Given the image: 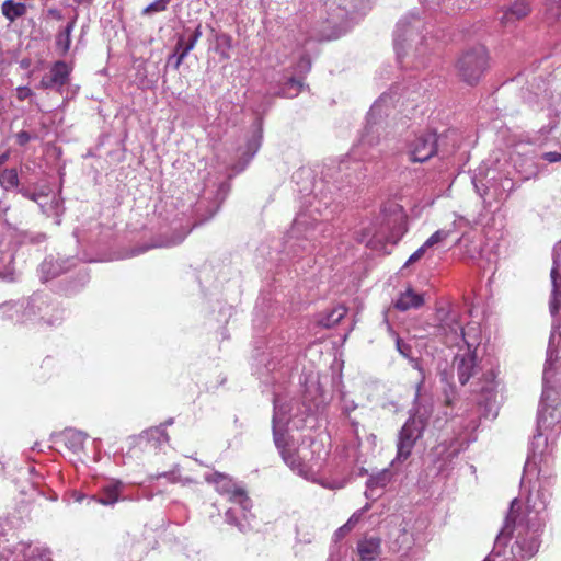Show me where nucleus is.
Here are the masks:
<instances>
[{
	"label": "nucleus",
	"instance_id": "nucleus-25",
	"mask_svg": "<svg viewBox=\"0 0 561 561\" xmlns=\"http://www.w3.org/2000/svg\"><path fill=\"white\" fill-rule=\"evenodd\" d=\"M427 247H425V243H423L422 247H420L415 252H413L410 257L408 259L407 263H405V266L407 265H410V264H413L415 262H417L419 260H421L426 251Z\"/></svg>",
	"mask_w": 561,
	"mask_h": 561
},
{
	"label": "nucleus",
	"instance_id": "nucleus-35",
	"mask_svg": "<svg viewBox=\"0 0 561 561\" xmlns=\"http://www.w3.org/2000/svg\"><path fill=\"white\" fill-rule=\"evenodd\" d=\"M9 159V152H4L0 156V165H2Z\"/></svg>",
	"mask_w": 561,
	"mask_h": 561
},
{
	"label": "nucleus",
	"instance_id": "nucleus-14",
	"mask_svg": "<svg viewBox=\"0 0 561 561\" xmlns=\"http://www.w3.org/2000/svg\"><path fill=\"white\" fill-rule=\"evenodd\" d=\"M442 329L445 332L446 344L455 345L458 344L460 340H463L465 332L463 328L456 319V317H450L445 323L442 324Z\"/></svg>",
	"mask_w": 561,
	"mask_h": 561
},
{
	"label": "nucleus",
	"instance_id": "nucleus-30",
	"mask_svg": "<svg viewBox=\"0 0 561 561\" xmlns=\"http://www.w3.org/2000/svg\"><path fill=\"white\" fill-rule=\"evenodd\" d=\"M287 87H290V88H295L296 89V92H300L301 88H302V83L295 79V78H290L287 83H286Z\"/></svg>",
	"mask_w": 561,
	"mask_h": 561
},
{
	"label": "nucleus",
	"instance_id": "nucleus-20",
	"mask_svg": "<svg viewBox=\"0 0 561 561\" xmlns=\"http://www.w3.org/2000/svg\"><path fill=\"white\" fill-rule=\"evenodd\" d=\"M546 15L549 20H561V0H546Z\"/></svg>",
	"mask_w": 561,
	"mask_h": 561
},
{
	"label": "nucleus",
	"instance_id": "nucleus-1",
	"mask_svg": "<svg viewBox=\"0 0 561 561\" xmlns=\"http://www.w3.org/2000/svg\"><path fill=\"white\" fill-rule=\"evenodd\" d=\"M489 53L483 45L463 50L456 60L458 78L469 85H476L489 68Z\"/></svg>",
	"mask_w": 561,
	"mask_h": 561
},
{
	"label": "nucleus",
	"instance_id": "nucleus-31",
	"mask_svg": "<svg viewBox=\"0 0 561 561\" xmlns=\"http://www.w3.org/2000/svg\"><path fill=\"white\" fill-rule=\"evenodd\" d=\"M351 530H352V528H351V527L345 523L343 526H341V527L336 530L335 535H336L337 537H343V536H345L347 533H350Z\"/></svg>",
	"mask_w": 561,
	"mask_h": 561
},
{
	"label": "nucleus",
	"instance_id": "nucleus-23",
	"mask_svg": "<svg viewBox=\"0 0 561 561\" xmlns=\"http://www.w3.org/2000/svg\"><path fill=\"white\" fill-rule=\"evenodd\" d=\"M450 232L447 230H437L435 231L424 243L425 247L432 248L443 241H445L449 237Z\"/></svg>",
	"mask_w": 561,
	"mask_h": 561
},
{
	"label": "nucleus",
	"instance_id": "nucleus-5",
	"mask_svg": "<svg viewBox=\"0 0 561 561\" xmlns=\"http://www.w3.org/2000/svg\"><path fill=\"white\" fill-rule=\"evenodd\" d=\"M71 68L65 61H56L50 67L49 73L45 75L39 81L42 89L60 90L69 82Z\"/></svg>",
	"mask_w": 561,
	"mask_h": 561
},
{
	"label": "nucleus",
	"instance_id": "nucleus-26",
	"mask_svg": "<svg viewBox=\"0 0 561 561\" xmlns=\"http://www.w3.org/2000/svg\"><path fill=\"white\" fill-rule=\"evenodd\" d=\"M542 159L546 160L549 163L560 162L561 161V153L557 152V151L545 152L542 154Z\"/></svg>",
	"mask_w": 561,
	"mask_h": 561
},
{
	"label": "nucleus",
	"instance_id": "nucleus-34",
	"mask_svg": "<svg viewBox=\"0 0 561 561\" xmlns=\"http://www.w3.org/2000/svg\"><path fill=\"white\" fill-rule=\"evenodd\" d=\"M148 249H150V247H144V248H139V249H134L131 251V255H138L140 253L146 252Z\"/></svg>",
	"mask_w": 561,
	"mask_h": 561
},
{
	"label": "nucleus",
	"instance_id": "nucleus-8",
	"mask_svg": "<svg viewBox=\"0 0 561 561\" xmlns=\"http://www.w3.org/2000/svg\"><path fill=\"white\" fill-rule=\"evenodd\" d=\"M424 305L423 295L417 294L413 288L408 287L400 293L394 301V308L399 311H408L409 309H417Z\"/></svg>",
	"mask_w": 561,
	"mask_h": 561
},
{
	"label": "nucleus",
	"instance_id": "nucleus-15",
	"mask_svg": "<svg viewBox=\"0 0 561 561\" xmlns=\"http://www.w3.org/2000/svg\"><path fill=\"white\" fill-rule=\"evenodd\" d=\"M201 36H202V26L198 25L195 28L194 33L192 34L191 38L186 43H184L183 38H180L178 41V44L175 47V53H179V56H178L176 62L174 65V67L176 69L183 62V60L187 56V54L194 48V46L196 45V43Z\"/></svg>",
	"mask_w": 561,
	"mask_h": 561
},
{
	"label": "nucleus",
	"instance_id": "nucleus-38",
	"mask_svg": "<svg viewBox=\"0 0 561 561\" xmlns=\"http://www.w3.org/2000/svg\"><path fill=\"white\" fill-rule=\"evenodd\" d=\"M483 561H493L490 557H486Z\"/></svg>",
	"mask_w": 561,
	"mask_h": 561
},
{
	"label": "nucleus",
	"instance_id": "nucleus-39",
	"mask_svg": "<svg viewBox=\"0 0 561 561\" xmlns=\"http://www.w3.org/2000/svg\"><path fill=\"white\" fill-rule=\"evenodd\" d=\"M560 250H561V245H560Z\"/></svg>",
	"mask_w": 561,
	"mask_h": 561
},
{
	"label": "nucleus",
	"instance_id": "nucleus-21",
	"mask_svg": "<svg viewBox=\"0 0 561 561\" xmlns=\"http://www.w3.org/2000/svg\"><path fill=\"white\" fill-rule=\"evenodd\" d=\"M171 0H156L142 9V15H151L153 13L163 12L167 10Z\"/></svg>",
	"mask_w": 561,
	"mask_h": 561
},
{
	"label": "nucleus",
	"instance_id": "nucleus-2",
	"mask_svg": "<svg viewBox=\"0 0 561 561\" xmlns=\"http://www.w3.org/2000/svg\"><path fill=\"white\" fill-rule=\"evenodd\" d=\"M427 426V417L414 414L407 420L398 435L396 460H407Z\"/></svg>",
	"mask_w": 561,
	"mask_h": 561
},
{
	"label": "nucleus",
	"instance_id": "nucleus-17",
	"mask_svg": "<svg viewBox=\"0 0 561 561\" xmlns=\"http://www.w3.org/2000/svg\"><path fill=\"white\" fill-rule=\"evenodd\" d=\"M391 481V472L388 469H383L376 474L370 476L367 481L369 489L385 488Z\"/></svg>",
	"mask_w": 561,
	"mask_h": 561
},
{
	"label": "nucleus",
	"instance_id": "nucleus-4",
	"mask_svg": "<svg viewBox=\"0 0 561 561\" xmlns=\"http://www.w3.org/2000/svg\"><path fill=\"white\" fill-rule=\"evenodd\" d=\"M437 135L425 131L410 142L408 152L412 162H425L437 153Z\"/></svg>",
	"mask_w": 561,
	"mask_h": 561
},
{
	"label": "nucleus",
	"instance_id": "nucleus-16",
	"mask_svg": "<svg viewBox=\"0 0 561 561\" xmlns=\"http://www.w3.org/2000/svg\"><path fill=\"white\" fill-rule=\"evenodd\" d=\"M1 12L9 22H14L26 13V5L14 0H5L1 5Z\"/></svg>",
	"mask_w": 561,
	"mask_h": 561
},
{
	"label": "nucleus",
	"instance_id": "nucleus-11",
	"mask_svg": "<svg viewBox=\"0 0 561 561\" xmlns=\"http://www.w3.org/2000/svg\"><path fill=\"white\" fill-rule=\"evenodd\" d=\"M347 307L337 305L328 312H322L317 318V324L324 329H331L339 324L347 314Z\"/></svg>",
	"mask_w": 561,
	"mask_h": 561
},
{
	"label": "nucleus",
	"instance_id": "nucleus-12",
	"mask_svg": "<svg viewBox=\"0 0 561 561\" xmlns=\"http://www.w3.org/2000/svg\"><path fill=\"white\" fill-rule=\"evenodd\" d=\"M139 444H151L152 447L157 448L163 443L169 442V435L167 434L165 430L161 426L150 427L146 431H144L139 437Z\"/></svg>",
	"mask_w": 561,
	"mask_h": 561
},
{
	"label": "nucleus",
	"instance_id": "nucleus-27",
	"mask_svg": "<svg viewBox=\"0 0 561 561\" xmlns=\"http://www.w3.org/2000/svg\"><path fill=\"white\" fill-rule=\"evenodd\" d=\"M32 95H33V92L27 87H20V88L16 89V98L20 101H24L25 99H27V98H30Z\"/></svg>",
	"mask_w": 561,
	"mask_h": 561
},
{
	"label": "nucleus",
	"instance_id": "nucleus-37",
	"mask_svg": "<svg viewBox=\"0 0 561 561\" xmlns=\"http://www.w3.org/2000/svg\"><path fill=\"white\" fill-rule=\"evenodd\" d=\"M407 231L405 228L402 229V231L400 232V236H398V238L396 240H393V243H397V241L400 239V237Z\"/></svg>",
	"mask_w": 561,
	"mask_h": 561
},
{
	"label": "nucleus",
	"instance_id": "nucleus-18",
	"mask_svg": "<svg viewBox=\"0 0 561 561\" xmlns=\"http://www.w3.org/2000/svg\"><path fill=\"white\" fill-rule=\"evenodd\" d=\"M0 184L3 188L9 190L18 186L19 178L14 169H5L0 173Z\"/></svg>",
	"mask_w": 561,
	"mask_h": 561
},
{
	"label": "nucleus",
	"instance_id": "nucleus-28",
	"mask_svg": "<svg viewBox=\"0 0 561 561\" xmlns=\"http://www.w3.org/2000/svg\"><path fill=\"white\" fill-rule=\"evenodd\" d=\"M15 139L18 145L25 146L31 140V135L25 130H21L16 134Z\"/></svg>",
	"mask_w": 561,
	"mask_h": 561
},
{
	"label": "nucleus",
	"instance_id": "nucleus-3",
	"mask_svg": "<svg viewBox=\"0 0 561 561\" xmlns=\"http://www.w3.org/2000/svg\"><path fill=\"white\" fill-rule=\"evenodd\" d=\"M209 481L215 484L216 490L220 494L227 495L231 503L238 504L244 512L250 511L252 504L247 491L242 486L237 485L230 476L214 472Z\"/></svg>",
	"mask_w": 561,
	"mask_h": 561
},
{
	"label": "nucleus",
	"instance_id": "nucleus-9",
	"mask_svg": "<svg viewBox=\"0 0 561 561\" xmlns=\"http://www.w3.org/2000/svg\"><path fill=\"white\" fill-rule=\"evenodd\" d=\"M357 552L362 561H374L381 552L379 537L364 538L357 543Z\"/></svg>",
	"mask_w": 561,
	"mask_h": 561
},
{
	"label": "nucleus",
	"instance_id": "nucleus-24",
	"mask_svg": "<svg viewBox=\"0 0 561 561\" xmlns=\"http://www.w3.org/2000/svg\"><path fill=\"white\" fill-rule=\"evenodd\" d=\"M49 554L48 550L36 548L32 550L27 561H51Z\"/></svg>",
	"mask_w": 561,
	"mask_h": 561
},
{
	"label": "nucleus",
	"instance_id": "nucleus-36",
	"mask_svg": "<svg viewBox=\"0 0 561 561\" xmlns=\"http://www.w3.org/2000/svg\"><path fill=\"white\" fill-rule=\"evenodd\" d=\"M253 147H254V152H255L259 149V147H260V140L259 139L254 140Z\"/></svg>",
	"mask_w": 561,
	"mask_h": 561
},
{
	"label": "nucleus",
	"instance_id": "nucleus-22",
	"mask_svg": "<svg viewBox=\"0 0 561 561\" xmlns=\"http://www.w3.org/2000/svg\"><path fill=\"white\" fill-rule=\"evenodd\" d=\"M226 522L236 526L241 533H245L249 529V526L237 517L234 508L232 507L228 508L226 512Z\"/></svg>",
	"mask_w": 561,
	"mask_h": 561
},
{
	"label": "nucleus",
	"instance_id": "nucleus-29",
	"mask_svg": "<svg viewBox=\"0 0 561 561\" xmlns=\"http://www.w3.org/2000/svg\"><path fill=\"white\" fill-rule=\"evenodd\" d=\"M363 511L364 510H360V511H357L355 512L354 514H352V516L348 518V520L346 522V524L353 529L356 524L362 518V515H363Z\"/></svg>",
	"mask_w": 561,
	"mask_h": 561
},
{
	"label": "nucleus",
	"instance_id": "nucleus-32",
	"mask_svg": "<svg viewBox=\"0 0 561 561\" xmlns=\"http://www.w3.org/2000/svg\"><path fill=\"white\" fill-rule=\"evenodd\" d=\"M48 13L58 21L62 20L61 12L57 9H49Z\"/></svg>",
	"mask_w": 561,
	"mask_h": 561
},
{
	"label": "nucleus",
	"instance_id": "nucleus-6",
	"mask_svg": "<svg viewBox=\"0 0 561 561\" xmlns=\"http://www.w3.org/2000/svg\"><path fill=\"white\" fill-rule=\"evenodd\" d=\"M454 367L459 382L463 386L477 373V356L474 352L468 350L463 354H458L454 358Z\"/></svg>",
	"mask_w": 561,
	"mask_h": 561
},
{
	"label": "nucleus",
	"instance_id": "nucleus-19",
	"mask_svg": "<svg viewBox=\"0 0 561 561\" xmlns=\"http://www.w3.org/2000/svg\"><path fill=\"white\" fill-rule=\"evenodd\" d=\"M516 543L520 547V549L525 552L523 557L530 558L533 557L539 549L540 542L536 536H531L528 542L517 540Z\"/></svg>",
	"mask_w": 561,
	"mask_h": 561
},
{
	"label": "nucleus",
	"instance_id": "nucleus-33",
	"mask_svg": "<svg viewBox=\"0 0 561 561\" xmlns=\"http://www.w3.org/2000/svg\"><path fill=\"white\" fill-rule=\"evenodd\" d=\"M23 195L33 202H36V203L38 202V196H39L38 194L25 192V193H23Z\"/></svg>",
	"mask_w": 561,
	"mask_h": 561
},
{
	"label": "nucleus",
	"instance_id": "nucleus-7",
	"mask_svg": "<svg viewBox=\"0 0 561 561\" xmlns=\"http://www.w3.org/2000/svg\"><path fill=\"white\" fill-rule=\"evenodd\" d=\"M530 11L526 0H515L511 5L502 9L500 23L504 27L515 26L517 22L528 16Z\"/></svg>",
	"mask_w": 561,
	"mask_h": 561
},
{
	"label": "nucleus",
	"instance_id": "nucleus-10",
	"mask_svg": "<svg viewBox=\"0 0 561 561\" xmlns=\"http://www.w3.org/2000/svg\"><path fill=\"white\" fill-rule=\"evenodd\" d=\"M122 490L121 481H110L100 489L99 494L94 497L103 505H113L118 501Z\"/></svg>",
	"mask_w": 561,
	"mask_h": 561
},
{
	"label": "nucleus",
	"instance_id": "nucleus-13",
	"mask_svg": "<svg viewBox=\"0 0 561 561\" xmlns=\"http://www.w3.org/2000/svg\"><path fill=\"white\" fill-rule=\"evenodd\" d=\"M76 20V16L72 18L71 21H69L67 25L56 34L55 45L61 56H66L70 49L71 33L75 28Z\"/></svg>",
	"mask_w": 561,
	"mask_h": 561
}]
</instances>
